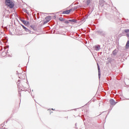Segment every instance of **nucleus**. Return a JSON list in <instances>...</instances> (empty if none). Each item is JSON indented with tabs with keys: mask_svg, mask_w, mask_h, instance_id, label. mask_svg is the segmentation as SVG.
<instances>
[{
	"mask_svg": "<svg viewBox=\"0 0 129 129\" xmlns=\"http://www.w3.org/2000/svg\"><path fill=\"white\" fill-rule=\"evenodd\" d=\"M31 28H32V29H33V30H34V31H35V30H36V28H35V26H31Z\"/></svg>",
	"mask_w": 129,
	"mask_h": 129,
	"instance_id": "17",
	"label": "nucleus"
},
{
	"mask_svg": "<svg viewBox=\"0 0 129 129\" xmlns=\"http://www.w3.org/2000/svg\"><path fill=\"white\" fill-rule=\"evenodd\" d=\"M76 23V20L75 19L69 20L67 21V23L68 24L69 23Z\"/></svg>",
	"mask_w": 129,
	"mask_h": 129,
	"instance_id": "7",
	"label": "nucleus"
},
{
	"mask_svg": "<svg viewBox=\"0 0 129 129\" xmlns=\"http://www.w3.org/2000/svg\"><path fill=\"white\" fill-rule=\"evenodd\" d=\"M49 21H48V20H46V21H45L44 22V23H43V24H44V25H45V24H47V23H49Z\"/></svg>",
	"mask_w": 129,
	"mask_h": 129,
	"instance_id": "18",
	"label": "nucleus"
},
{
	"mask_svg": "<svg viewBox=\"0 0 129 129\" xmlns=\"http://www.w3.org/2000/svg\"><path fill=\"white\" fill-rule=\"evenodd\" d=\"M26 32L27 33H29V34L31 33V30H30L29 29L26 28V30H25Z\"/></svg>",
	"mask_w": 129,
	"mask_h": 129,
	"instance_id": "14",
	"label": "nucleus"
},
{
	"mask_svg": "<svg viewBox=\"0 0 129 129\" xmlns=\"http://www.w3.org/2000/svg\"><path fill=\"white\" fill-rule=\"evenodd\" d=\"M97 33L98 35H100L101 36H104V35H105V32L101 30L97 31Z\"/></svg>",
	"mask_w": 129,
	"mask_h": 129,
	"instance_id": "2",
	"label": "nucleus"
},
{
	"mask_svg": "<svg viewBox=\"0 0 129 129\" xmlns=\"http://www.w3.org/2000/svg\"><path fill=\"white\" fill-rule=\"evenodd\" d=\"M69 11H70V13L71 12H73L74 11V10H73V9H71L69 10Z\"/></svg>",
	"mask_w": 129,
	"mask_h": 129,
	"instance_id": "20",
	"label": "nucleus"
},
{
	"mask_svg": "<svg viewBox=\"0 0 129 129\" xmlns=\"http://www.w3.org/2000/svg\"><path fill=\"white\" fill-rule=\"evenodd\" d=\"M109 102L111 104V105H115L116 103H117V102H115L114 100L111 99L109 100Z\"/></svg>",
	"mask_w": 129,
	"mask_h": 129,
	"instance_id": "3",
	"label": "nucleus"
},
{
	"mask_svg": "<svg viewBox=\"0 0 129 129\" xmlns=\"http://www.w3.org/2000/svg\"><path fill=\"white\" fill-rule=\"evenodd\" d=\"M5 4L6 6H8L10 9H13V8H14V3L11 1V0H6Z\"/></svg>",
	"mask_w": 129,
	"mask_h": 129,
	"instance_id": "1",
	"label": "nucleus"
},
{
	"mask_svg": "<svg viewBox=\"0 0 129 129\" xmlns=\"http://www.w3.org/2000/svg\"><path fill=\"white\" fill-rule=\"evenodd\" d=\"M62 14L64 15H68L70 14V12L69 10H67V11H63Z\"/></svg>",
	"mask_w": 129,
	"mask_h": 129,
	"instance_id": "10",
	"label": "nucleus"
},
{
	"mask_svg": "<svg viewBox=\"0 0 129 129\" xmlns=\"http://www.w3.org/2000/svg\"><path fill=\"white\" fill-rule=\"evenodd\" d=\"M20 21L23 23V22L25 20H23V19H20Z\"/></svg>",
	"mask_w": 129,
	"mask_h": 129,
	"instance_id": "23",
	"label": "nucleus"
},
{
	"mask_svg": "<svg viewBox=\"0 0 129 129\" xmlns=\"http://www.w3.org/2000/svg\"><path fill=\"white\" fill-rule=\"evenodd\" d=\"M94 50H95L96 51H99V50H100V45H95L94 46Z\"/></svg>",
	"mask_w": 129,
	"mask_h": 129,
	"instance_id": "4",
	"label": "nucleus"
},
{
	"mask_svg": "<svg viewBox=\"0 0 129 129\" xmlns=\"http://www.w3.org/2000/svg\"><path fill=\"white\" fill-rule=\"evenodd\" d=\"M126 37H127L128 39H129V33H126Z\"/></svg>",
	"mask_w": 129,
	"mask_h": 129,
	"instance_id": "22",
	"label": "nucleus"
},
{
	"mask_svg": "<svg viewBox=\"0 0 129 129\" xmlns=\"http://www.w3.org/2000/svg\"><path fill=\"white\" fill-rule=\"evenodd\" d=\"M106 0H100V3H101V4H104L105 3V1H106Z\"/></svg>",
	"mask_w": 129,
	"mask_h": 129,
	"instance_id": "15",
	"label": "nucleus"
},
{
	"mask_svg": "<svg viewBox=\"0 0 129 129\" xmlns=\"http://www.w3.org/2000/svg\"><path fill=\"white\" fill-rule=\"evenodd\" d=\"M128 47H129V39L127 40L126 43V47L128 48Z\"/></svg>",
	"mask_w": 129,
	"mask_h": 129,
	"instance_id": "12",
	"label": "nucleus"
},
{
	"mask_svg": "<svg viewBox=\"0 0 129 129\" xmlns=\"http://www.w3.org/2000/svg\"><path fill=\"white\" fill-rule=\"evenodd\" d=\"M22 27L24 29H25V30L27 29V28L25 27L24 25H22Z\"/></svg>",
	"mask_w": 129,
	"mask_h": 129,
	"instance_id": "21",
	"label": "nucleus"
},
{
	"mask_svg": "<svg viewBox=\"0 0 129 129\" xmlns=\"http://www.w3.org/2000/svg\"><path fill=\"white\" fill-rule=\"evenodd\" d=\"M45 20L46 21H48V22H50L51 21V16H47L45 17Z\"/></svg>",
	"mask_w": 129,
	"mask_h": 129,
	"instance_id": "11",
	"label": "nucleus"
},
{
	"mask_svg": "<svg viewBox=\"0 0 129 129\" xmlns=\"http://www.w3.org/2000/svg\"><path fill=\"white\" fill-rule=\"evenodd\" d=\"M19 78H20V79H25V78H26V75H22L20 74L19 75Z\"/></svg>",
	"mask_w": 129,
	"mask_h": 129,
	"instance_id": "6",
	"label": "nucleus"
},
{
	"mask_svg": "<svg viewBox=\"0 0 129 129\" xmlns=\"http://www.w3.org/2000/svg\"><path fill=\"white\" fill-rule=\"evenodd\" d=\"M117 52H118V50H117V49H115L112 52L113 55H114V56H115L116 54H117Z\"/></svg>",
	"mask_w": 129,
	"mask_h": 129,
	"instance_id": "9",
	"label": "nucleus"
},
{
	"mask_svg": "<svg viewBox=\"0 0 129 129\" xmlns=\"http://www.w3.org/2000/svg\"><path fill=\"white\" fill-rule=\"evenodd\" d=\"M21 80H18L17 83V86L19 88V87H20V82Z\"/></svg>",
	"mask_w": 129,
	"mask_h": 129,
	"instance_id": "13",
	"label": "nucleus"
},
{
	"mask_svg": "<svg viewBox=\"0 0 129 129\" xmlns=\"http://www.w3.org/2000/svg\"><path fill=\"white\" fill-rule=\"evenodd\" d=\"M97 67H98L99 78L100 79V76L101 75V73L100 72V68L99 67V64H98V63H97Z\"/></svg>",
	"mask_w": 129,
	"mask_h": 129,
	"instance_id": "5",
	"label": "nucleus"
},
{
	"mask_svg": "<svg viewBox=\"0 0 129 129\" xmlns=\"http://www.w3.org/2000/svg\"><path fill=\"white\" fill-rule=\"evenodd\" d=\"M90 3H91V0H86V5H85V7L86 8L87 6H89V4H90Z\"/></svg>",
	"mask_w": 129,
	"mask_h": 129,
	"instance_id": "8",
	"label": "nucleus"
},
{
	"mask_svg": "<svg viewBox=\"0 0 129 129\" xmlns=\"http://www.w3.org/2000/svg\"><path fill=\"white\" fill-rule=\"evenodd\" d=\"M59 21H64V19H63L62 18H59Z\"/></svg>",
	"mask_w": 129,
	"mask_h": 129,
	"instance_id": "19",
	"label": "nucleus"
},
{
	"mask_svg": "<svg viewBox=\"0 0 129 129\" xmlns=\"http://www.w3.org/2000/svg\"><path fill=\"white\" fill-rule=\"evenodd\" d=\"M23 23L24 24V25H27V24H28L29 22L24 20V21H23Z\"/></svg>",
	"mask_w": 129,
	"mask_h": 129,
	"instance_id": "16",
	"label": "nucleus"
}]
</instances>
